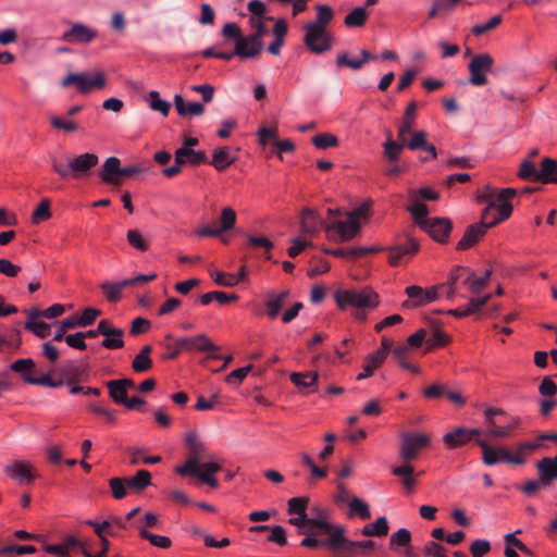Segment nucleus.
Instances as JSON below:
<instances>
[{
    "label": "nucleus",
    "instance_id": "nucleus-52",
    "mask_svg": "<svg viewBox=\"0 0 557 557\" xmlns=\"http://www.w3.org/2000/svg\"><path fill=\"white\" fill-rule=\"evenodd\" d=\"M518 176L522 180L541 182V169L537 170L530 160H523L520 164Z\"/></svg>",
    "mask_w": 557,
    "mask_h": 557
},
{
    "label": "nucleus",
    "instance_id": "nucleus-31",
    "mask_svg": "<svg viewBox=\"0 0 557 557\" xmlns=\"http://www.w3.org/2000/svg\"><path fill=\"white\" fill-rule=\"evenodd\" d=\"M236 160V156L231 152L228 147H219L212 153L210 164L219 172L224 171Z\"/></svg>",
    "mask_w": 557,
    "mask_h": 557
},
{
    "label": "nucleus",
    "instance_id": "nucleus-1",
    "mask_svg": "<svg viewBox=\"0 0 557 557\" xmlns=\"http://www.w3.org/2000/svg\"><path fill=\"white\" fill-rule=\"evenodd\" d=\"M334 298L339 309H356L354 317L357 320L366 319L364 311L374 309L380 304L377 293L370 287L338 289L335 292Z\"/></svg>",
    "mask_w": 557,
    "mask_h": 557
},
{
    "label": "nucleus",
    "instance_id": "nucleus-38",
    "mask_svg": "<svg viewBox=\"0 0 557 557\" xmlns=\"http://www.w3.org/2000/svg\"><path fill=\"white\" fill-rule=\"evenodd\" d=\"M416 110L417 106L414 102H411L407 106L405 116L397 131L398 139H404V137L408 136V134L411 133L414 125Z\"/></svg>",
    "mask_w": 557,
    "mask_h": 557
},
{
    "label": "nucleus",
    "instance_id": "nucleus-9",
    "mask_svg": "<svg viewBox=\"0 0 557 557\" xmlns=\"http://www.w3.org/2000/svg\"><path fill=\"white\" fill-rule=\"evenodd\" d=\"M442 285H434L429 288H422L419 285H410L405 289L408 299L403 302V308L413 309L435 302L440 298Z\"/></svg>",
    "mask_w": 557,
    "mask_h": 557
},
{
    "label": "nucleus",
    "instance_id": "nucleus-25",
    "mask_svg": "<svg viewBox=\"0 0 557 557\" xmlns=\"http://www.w3.org/2000/svg\"><path fill=\"white\" fill-rule=\"evenodd\" d=\"M374 547H375V543L371 540H364V541L349 540L346 535L345 527H343V529L337 534V553H339V552L352 553L355 550V548H362L367 552H370Z\"/></svg>",
    "mask_w": 557,
    "mask_h": 557
},
{
    "label": "nucleus",
    "instance_id": "nucleus-59",
    "mask_svg": "<svg viewBox=\"0 0 557 557\" xmlns=\"http://www.w3.org/2000/svg\"><path fill=\"white\" fill-rule=\"evenodd\" d=\"M309 497H293L287 502V512L290 516L307 513Z\"/></svg>",
    "mask_w": 557,
    "mask_h": 557
},
{
    "label": "nucleus",
    "instance_id": "nucleus-28",
    "mask_svg": "<svg viewBox=\"0 0 557 557\" xmlns=\"http://www.w3.org/2000/svg\"><path fill=\"white\" fill-rule=\"evenodd\" d=\"M323 226L322 218L311 209H305L300 216V232L311 235L319 232Z\"/></svg>",
    "mask_w": 557,
    "mask_h": 557
},
{
    "label": "nucleus",
    "instance_id": "nucleus-22",
    "mask_svg": "<svg viewBox=\"0 0 557 557\" xmlns=\"http://www.w3.org/2000/svg\"><path fill=\"white\" fill-rule=\"evenodd\" d=\"M97 37V32L84 24L75 23L71 29L62 35V39L67 42L88 44Z\"/></svg>",
    "mask_w": 557,
    "mask_h": 557
},
{
    "label": "nucleus",
    "instance_id": "nucleus-5",
    "mask_svg": "<svg viewBox=\"0 0 557 557\" xmlns=\"http://www.w3.org/2000/svg\"><path fill=\"white\" fill-rule=\"evenodd\" d=\"M185 443L188 448V457L184 465L176 466L175 472L182 476H187L199 468L200 461L207 457L205 443L199 438L196 431H189L185 434Z\"/></svg>",
    "mask_w": 557,
    "mask_h": 557
},
{
    "label": "nucleus",
    "instance_id": "nucleus-63",
    "mask_svg": "<svg viewBox=\"0 0 557 557\" xmlns=\"http://www.w3.org/2000/svg\"><path fill=\"white\" fill-rule=\"evenodd\" d=\"M410 139H406V147L411 150L422 149L426 144V132L424 131H411L409 133Z\"/></svg>",
    "mask_w": 557,
    "mask_h": 557
},
{
    "label": "nucleus",
    "instance_id": "nucleus-17",
    "mask_svg": "<svg viewBox=\"0 0 557 557\" xmlns=\"http://www.w3.org/2000/svg\"><path fill=\"white\" fill-rule=\"evenodd\" d=\"M289 380L305 395L315 393L318 389L319 375L317 372H293L289 374Z\"/></svg>",
    "mask_w": 557,
    "mask_h": 557
},
{
    "label": "nucleus",
    "instance_id": "nucleus-40",
    "mask_svg": "<svg viewBox=\"0 0 557 557\" xmlns=\"http://www.w3.org/2000/svg\"><path fill=\"white\" fill-rule=\"evenodd\" d=\"M10 369L13 372L20 373L24 382L28 383L27 377L37 379L35 374V362L30 358L17 359L12 362Z\"/></svg>",
    "mask_w": 557,
    "mask_h": 557
},
{
    "label": "nucleus",
    "instance_id": "nucleus-60",
    "mask_svg": "<svg viewBox=\"0 0 557 557\" xmlns=\"http://www.w3.org/2000/svg\"><path fill=\"white\" fill-rule=\"evenodd\" d=\"M107 387L109 389L110 397L116 404L126 403L127 391L116 380L109 381L107 383Z\"/></svg>",
    "mask_w": 557,
    "mask_h": 557
},
{
    "label": "nucleus",
    "instance_id": "nucleus-39",
    "mask_svg": "<svg viewBox=\"0 0 557 557\" xmlns=\"http://www.w3.org/2000/svg\"><path fill=\"white\" fill-rule=\"evenodd\" d=\"M151 346L146 345L141 348V350L135 356L132 368L135 372L141 373L148 371L152 367V360L150 358Z\"/></svg>",
    "mask_w": 557,
    "mask_h": 557
},
{
    "label": "nucleus",
    "instance_id": "nucleus-36",
    "mask_svg": "<svg viewBox=\"0 0 557 557\" xmlns=\"http://www.w3.org/2000/svg\"><path fill=\"white\" fill-rule=\"evenodd\" d=\"M412 203L409 206L408 210L410 211L414 222L422 228L424 224H426L431 219H428L429 209L428 206L414 198V194H411Z\"/></svg>",
    "mask_w": 557,
    "mask_h": 557
},
{
    "label": "nucleus",
    "instance_id": "nucleus-15",
    "mask_svg": "<svg viewBox=\"0 0 557 557\" xmlns=\"http://www.w3.org/2000/svg\"><path fill=\"white\" fill-rule=\"evenodd\" d=\"M418 243L409 238L403 244L388 248V262L391 265H399L409 261V259L418 251Z\"/></svg>",
    "mask_w": 557,
    "mask_h": 557
},
{
    "label": "nucleus",
    "instance_id": "nucleus-19",
    "mask_svg": "<svg viewBox=\"0 0 557 557\" xmlns=\"http://www.w3.org/2000/svg\"><path fill=\"white\" fill-rule=\"evenodd\" d=\"M33 465L29 461H13L4 467V472L14 481L23 484L30 483L34 479Z\"/></svg>",
    "mask_w": 557,
    "mask_h": 557
},
{
    "label": "nucleus",
    "instance_id": "nucleus-13",
    "mask_svg": "<svg viewBox=\"0 0 557 557\" xmlns=\"http://www.w3.org/2000/svg\"><path fill=\"white\" fill-rule=\"evenodd\" d=\"M177 346L189 352H212V358L218 359L220 348L205 334L193 337H182L176 342Z\"/></svg>",
    "mask_w": 557,
    "mask_h": 557
},
{
    "label": "nucleus",
    "instance_id": "nucleus-55",
    "mask_svg": "<svg viewBox=\"0 0 557 557\" xmlns=\"http://www.w3.org/2000/svg\"><path fill=\"white\" fill-rule=\"evenodd\" d=\"M50 201L42 199L32 213V223L38 225L51 218Z\"/></svg>",
    "mask_w": 557,
    "mask_h": 557
},
{
    "label": "nucleus",
    "instance_id": "nucleus-33",
    "mask_svg": "<svg viewBox=\"0 0 557 557\" xmlns=\"http://www.w3.org/2000/svg\"><path fill=\"white\" fill-rule=\"evenodd\" d=\"M287 24L283 18H278L273 27L274 40L268 47V51L273 55H278L284 46V38L287 34Z\"/></svg>",
    "mask_w": 557,
    "mask_h": 557
},
{
    "label": "nucleus",
    "instance_id": "nucleus-61",
    "mask_svg": "<svg viewBox=\"0 0 557 557\" xmlns=\"http://www.w3.org/2000/svg\"><path fill=\"white\" fill-rule=\"evenodd\" d=\"M451 338L448 334L440 329H434L432 335L425 341L428 348L442 347L450 343Z\"/></svg>",
    "mask_w": 557,
    "mask_h": 557
},
{
    "label": "nucleus",
    "instance_id": "nucleus-45",
    "mask_svg": "<svg viewBox=\"0 0 557 557\" xmlns=\"http://www.w3.org/2000/svg\"><path fill=\"white\" fill-rule=\"evenodd\" d=\"M137 530L141 539L148 540L151 545L158 548L166 549L172 544V541L169 536L153 534L148 530H145V525H137Z\"/></svg>",
    "mask_w": 557,
    "mask_h": 557
},
{
    "label": "nucleus",
    "instance_id": "nucleus-47",
    "mask_svg": "<svg viewBox=\"0 0 557 557\" xmlns=\"http://www.w3.org/2000/svg\"><path fill=\"white\" fill-rule=\"evenodd\" d=\"M368 12L362 7H357L352 9L350 13H348L344 18L345 26L351 27H362L368 20Z\"/></svg>",
    "mask_w": 557,
    "mask_h": 557
},
{
    "label": "nucleus",
    "instance_id": "nucleus-35",
    "mask_svg": "<svg viewBox=\"0 0 557 557\" xmlns=\"http://www.w3.org/2000/svg\"><path fill=\"white\" fill-rule=\"evenodd\" d=\"M392 473L403 480V484L408 491L413 490L416 484V480L413 478L414 468L409 462L404 461L403 465L394 467L392 469Z\"/></svg>",
    "mask_w": 557,
    "mask_h": 557
},
{
    "label": "nucleus",
    "instance_id": "nucleus-23",
    "mask_svg": "<svg viewBox=\"0 0 557 557\" xmlns=\"http://www.w3.org/2000/svg\"><path fill=\"white\" fill-rule=\"evenodd\" d=\"M476 444L482 449V460L486 466L506 462L508 450L505 447H491L486 441L476 438Z\"/></svg>",
    "mask_w": 557,
    "mask_h": 557
},
{
    "label": "nucleus",
    "instance_id": "nucleus-24",
    "mask_svg": "<svg viewBox=\"0 0 557 557\" xmlns=\"http://www.w3.org/2000/svg\"><path fill=\"white\" fill-rule=\"evenodd\" d=\"M451 228V223L449 220L445 218H435L431 219L422 230L430 234V236L440 243H444L448 236V233Z\"/></svg>",
    "mask_w": 557,
    "mask_h": 557
},
{
    "label": "nucleus",
    "instance_id": "nucleus-7",
    "mask_svg": "<svg viewBox=\"0 0 557 557\" xmlns=\"http://www.w3.org/2000/svg\"><path fill=\"white\" fill-rule=\"evenodd\" d=\"M302 41L311 52L322 54L332 49L334 38L326 27L307 23Z\"/></svg>",
    "mask_w": 557,
    "mask_h": 557
},
{
    "label": "nucleus",
    "instance_id": "nucleus-37",
    "mask_svg": "<svg viewBox=\"0 0 557 557\" xmlns=\"http://www.w3.org/2000/svg\"><path fill=\"white\" fill-rule=\"evenodd\" d=\"M384 362V356L383 351H374L373 354L369 355L363 364L362 372H360L357 375V380L361 381L364 380L373 374L375 369Z\"/></svg>",
    "mask_w": 557,
    "mask_h": 557
},
{
    "label": "nucleus",
    "instance_id": "nucleus-56",
    "mask_svg": "<svg viewBox=\"0 0 557 557\" xmlns=\"http://www.w3.org/2000/svg\"><path fill=\"white\" fill-rule=\"evenodd\" d=\"M127 243L138 251L145 252L149 249L148 240L137 230H129L126 233Z\"/></svg>",
    "mask_w": 557,
    "mask_h": 557
},
{
    "label": "nucleus",
    "instance_id": "nucleus-14",
    "mask_svg": "<svg viewBox=\"0 0 557 557\" xmlns=\"http://www.w3.org/2000/svg\"><path fill=\"white\" fill-rule=\"evenodd\" d=\"M304 534H306V536L300 542L301 546L312 549L325 547L331 552L337 553V535L332 533H319L318 529H309V532H305Z\"/></svg>",
    "mask_w": 557,
    "mask_h": 557
},
{
    "label": "nucleus",
    "instance_id": "nucleus-2",
    "mask_svg": "<svg viewBox=\"0 0 557 557\" xmlns=\"http://www.w3.org/2000/svg\"><path fill=\"white\" fill-rule=\"evenodd\" d=\"M99 163V157L92 152H84L67 160V164L60 163L55 158L51 160L52 170L61 178H86Z\"/></svg>",
    "mask_w": 557,
    "mask_h": 557
},
{
    "label": "nucleus",
    "instance_id": "nucleus-26",
    "mask_svg": "<svg viewBox=\"0 0 557 557\" xmlns=\"http://www.w3.org/2000/svg\"><path fill=\"white\" fill-rule=\"evenodd\" d=\"M539 479L545 486L553 481H557V455L555 457H546L536 463Z\"/></svg>",
    "mask_w": 557,
    "mask_h": 557
},
{
    "label": "nucleus",
    "instance_id": "nucleus-18",
    "mask_svg": "<svg viewBox=\"0 0 557 557\" xmlns=\"http://www.w3.org/2000/svg\"><path fill=\"white\" fill-rule=\"evenodd\" d=\"M263 49L262 41L258 36H247L237 39L234 50V55L242 58H253Z\"/></svg>",
    "mask_w": 557,
    "mask_h": 557
},
{
    "label": "nucleus",
    "instance_id": "nucleus-8",
    "mask_svg": "<svg viewBox=\"0 0 557 557\" xmlns=\"http://www.w3.org/2000/svg\"><path fill=\"white\" fill-rule=\"evenodd\" d=\"M75 84L81 94H89L95 89H102L107 84V79L102 72H95L89 74L83 73H69L61 82L62 87Z\"/></svg>",
    "mask_w": 557,
    "mask_h": 557
},
{
    "label": "nucleus",
    "instance_id": "nucleus-3",
    "mask_svg": "<svg viewBox=\"0 0 557 557\" xmlns=\"http://www.w3.org/2000/svg\"><path fill=\"white\" fill-rule=\"evenodd\" d=\"M369 216V206L367 203L359 205L354 210L345 213V220H337L326 226L330 234L335 232L338 242H349L354 239L360 232L362 223Z\"/></svg>",
    "mask_w": 557,
    "mask_h": 557
},
{
    "label": "nucleus",
    "instance_id": "nucleus-32",
    "mask_svg": "<svg viewBox=\"0 0 557 557\" xmlns=\"http://www.w3.org/2000/svg\"><path fill=\"white\" fill-rule=\"evenodd\" d=\"M287 296L288 290H283L280 293L269 292L267 294L264 306L267 308L269 318L274 319L278 315Z\"/></svg>",
    "mask_w": 557,
    "mask_h": 557
},
{
    "label": "nucleus",
    "instance_id": "nucleus-16",
    "mask_svg": "<svg viewBox=\"0 0 557 557\" xmlns=\"http://www.w3.org/2000/svg\"><path fill=\"white\" fill-rule=\"evenodd\" d=\"M482 431L479 429H465L458 428L453 432L444 434L443 442L448 449H455L457 447L466 445L472 438H480Z\"/></svg>",
    "mask_w": 557,
    "mask_h": 557
},
{
    "label": "nucleus",
    "instance_id": "nucleus-12",
    "mask_svg": "<svg viewBox=\"0 0 557 557\" xmlns=\"http://www.w3.org/2000/svg\"><path fill=\"white\" fill-rule=\"evenodd\" d=\"M236 220V211L231 207H224L220 212L218 227L205 226L197 230L196 234L200 237H219L223 233L231 231L235 226Z\"/></svg>",
    "mask_w": 557,
    "mask_h": 557
},
{
    "label": "nucleus",
    "instance_id": "nucleus-50",
    "mask_svg": "<svg viewBox=\"0 0 557 557\" xmlns=\"http://www.w3.org/2000/svg\"><path fill=\"white\" fill-rule=\"evenodd\" d=\"M371 59L370 53L367 50L361 51V59H349L347 53L338 54L336 63L338 66H348L352 70H359L363 63Z\"/></svg>",
    "mask_w": 557,
    "mask_h": 557
},
{
    "label": "nucleus",
    "instance_id": "nucleus-53",
    "mask_svg": "<svg viewBox=\"0 0 557 557\" xmlns=\"http://www.w3.org/2000/svg\"><path fill=\"white\" fill-rule=\"evenodd\" d=\"M317 15L314 21L308 22V24H315L321 27H326L332 22L334 17V12L331 7L326 4H317L315 5Z\"/></svg>",
    "mask_w": 557,
    "mask_h": 557
},
{
    "label": "nucleus",
    "instance_id": "nucleus-58",
    "mask_svg": "<svg viewBox=\"0 0 557 557\" xmlns=\"http://www.w3.org/2000/svg\"><path fill=\"white\" fill-rule=\"evenodd\" d=\"M484 280L485 278H481L479 276H476V274L468 269L467 271V275L465 276V280H463V284L467 285L468 287V290L473 294V295H476L479 294L484 287H486L487 285L484 283Z\"/></svg>",
    "mask_w": 557,
    "mask_h": 557
},
{
    "label": "nucleus",
    "instance_id": "nucleus-48",
    "mask_svg": "<svg viewBox=\"0 0 557 557\" xmlns=\"http://www.w3.org/2000/svg\"><path fill=\"white\" fill-rule=\"evenodd\" d=\"M107 334L103 335L104 339L101 342V346L107 349H119L124 346V331L120 327L110 330Z\"/></svg>",
    "mask_w": 557,
    "mask_h": 557
},
{
    "label": "nucleus",
    "instance_id": "nucleus-49",
    "mask_svg": "<svg viewBox=\"0 0 557 557\" xmlns=\"http://www.w3.org/2000/svg\"><path fill=\"white\" fill-rule=\"evenodd\" d=\"M268 529L271 531V533L268 537V540L270 542L276 543L278 545H285L287 543L286 531L281 525H274V527L256 525V527L251 528V531L260 532V531L268 530Z\"/></svg>",
    "mask_w": 557,
    "mask_h": 557
},
{
    "label": "nucleus",
    "instance_id": "nucleus-6",
    "mask_svg": "<svg viewBox=\"0 0 557 557\" xmlns=\"http://www.w3.org/2000/svg\"><path fill=\"white\" fill-rule=\"evenodd\" d=\"M399 438V458L406 462L416 459L419 453L428 448L432 442L430 434L421 432H401Z\"/></svg>",
    "mask_w": 557,
    "mask_h": 557
},
{
    "label": "nucleus",
    "instance_id": "nucleus-4",
    "mask_svg": "<svg viewBox=\"0 0 557 557\" xmlns=\"http://www.w3.org/2000/svg\"><path fill=\"white\" fill-rule=\"evenodd\" d=\"M478 200L487 202V206L482 212L483 222L486 223L487 226H495L508 219L512 213V206L509 201L497 198L494 195V189L490 185L478 190Z\"/></svg>",
    "mask_w": 557,
    "mask_h": 557
},
{
    "label": "nucleus",
    "instance_id": "nucleus-43",
    "mask_svg": "<svg viewBox=\"0 0 557 557\" xmlns=\"http://www.w3.org/2000/svg\"><path fill=\"white\" fill-rule=\"evenodd\" d=\"M388 529L387 519L382 516L374 522L366 524L360 532L364 536H384L388 533Z\"/></svg>",
    "mask_w": 557,
    "mask_h": 557
},
{
    "label": "nucleus",
    "instance_id": "nucleus-10",
    "mask_svg": "<svg viewBox=\"0 0 557 557\" xmlns=\"http://www.w3.org/2000/svg\"><path fill=\"white\" fill-rule=\"evenodd\" d=\"M494 59L490 53H478L473 55L468 64L469 83L473 86L487 84V74L492 71Z\"/></svg>",
    "mask_w": 557,
    "mask_h": 557
},
{
    "label": "nucleus",
    "instance_id": "nucleus-42",
    "mask_svg": "<svg viewBox=\"0 0 557 557\" xmlns=\"http://www.w3.org/2000/svg\"><path fill=\"white\" fill-rule=\"evenodd\" d=\"M146 101L152 111L159 112L162 116L169 115V112L171 109V103L166 100H163L160 97L159 91H157V90L149 91L146 97Z\"/></svg>",
    "mask_w": 557,
    "mask_h": 557
},
{
    "label": "nucleus",
    "instance_id": "nucleus-27",
    "mask_svg": "<svg viewBox=\"0 0 557 557\" xmlns=\"http://www.w3.org/2000/svg\"><path fill=\"white\" fill-rule=\"evenodd\" d=\"M486 223L483 222V216L481 218L480 224H473L467 228L462 238L459 240L457 247L458 249H468L472 247L474 244L479 242V239L485 234L487 228Z\"/></svg>",
    "mask_w": 557,
    "mask_h": 557
},
{
    "label": "nucleus",
    "instance_id": "nucleus-46",
    "mask_svg": "<svg viewBox=\"0 0 557 557\" xmlns=\"http://www.w3.org/2000/svg\"><path fill=\"white\" fill-rule=\"evenodd\" d=\"M127 286L125 280L119 282H104L101 284V289L106 294L108 301L116 302L121 296L122 290Z\"/></svg>",
    "mask_w": 557,
    "mask_h": 557
},
{
    "label": "nucleus",
    "instance_id": "nucleus-54",
    "mask_svg": "<svg viewBox=\"0 0 557 557\" xmlns=\"http://www.w3.org/2000/svg\"><path fill=\"white\" fill-rule=\"evenodd\" d=\"M411 542V533L409 530L401 528L391 535L389 547L393 550H398L400 547L409 546Z\"/></svg>",
    "mask_w": 557,
    "mask_h": 557
},
{
    "label": "nucleus",
    "instance_id": "nucleus-11",
    "mask_svg": "<svg viewBox=\"0 0 557 557\" xmlns=\"http://www.w3.org/2000/svg\"><path fill=\"white\" fill-rule=\"evenodd\" d=\"M309 525L312 529H318L319 533H332L337 535L343 529V524L335 523L332 520V510L321 505H312L310 507Z\"/></svg>",
    "mask_w": 557,
    "mask_h": 557
},
{
    "label": "nucleus",
    "instance_id": "nucleus-44",
    "mask_svg": "<svg viewBox=\"0 0 557 557\" xmlns=\"http://www.w3.org/2000/svg\"><path fill=\"white\" fill-rule=\"evenodd\" d=\"M348 507V517L358 516L362 520H367L371 517L369 505L357 496H352L350 498Z\"/></svg>",
    "mask_w": 557,
    "mask_h": 557
},
{
    "label": "nucleus",
    "instance_id": "nucleus-51",
    "mask_svg": "<svg viewBox=\"0 0 557 557\" xmlns=\"http://www.w3.org/2000/svg\"><path fill=\"white\" fill-rule=\"evenodd\" d=\"M129 488L141 491L151 484V475L147 470H139L132 478L126 479Z\"/></svg>",
    "mask_w": 557,
    "mask_h": 557
},
{
    "label": "nucleus",
    "instance_id": "nucleus-41",
    "mask_svg": "<svg viewBox=\"0 0 557 557\" xmlns=\"http://www.w3.org/2000/svg\"><path fill=\"white\" fill-rule=\"evenodd\" d=\"M541 183L557 184V160L544 158L541 162Z\"/></svg>",
    "mask_w": 557,
    "mask_h": 557
},
{
    "label": "nucleus",
    "instance_id": "nucleus-30",
    "mask_svg": "<svg viewBox=\"0 0 557 557\" xmlns=\"http://www.w3.org/2000/svg\"><path fill=\"white\" fill-rule=\"evenodd\" d=\"M175 162L178 164L199 165L207 162V156L201 150L178 148L175 151Z\"/></svg>",
    "mask_w": 557,
    "mask_h": 557
},
{
    "label": "nucleus",
    "instance_id": "nucleus-20",
    "mask_svg": "<svg viewBox=\"0 0 557 557\" xmlns=\"http://www.w3.org/2000/svg\"><path fill=\"white\" fill-rule=\"evenodd\" d=\"M98 176L106 184L117 185L121 183V161L116 157L106 159Z\"/></svg>",
    "mask_w": 557,
    "mask_h": 557
},
{
    "label": "nucleus",
    "instance_id": "nucleus-62",
    "mask_svg": "<svg viewBox=\"0 0 557 557\" xmlns=\"http://www.w3.org/2000/svg\"><path fill=\"white\" fill-rule=\"evenodd\" d=\"M49 121L53 128L60 129V131H63L66 133H73V132L78 131V128H79V126L76 122H74L72 120L61 119L58 115H51L49 117Z\"/></svg>",
    "mask_w": 557,
    "mask_h": 557
},
{
    "label": "nucleus",
    "instance_id": "nucleus-29",
    "mask_svg": "<svg viewBox=\"0 0 557 557\" xmlns=\"http://www.w3.org/2000/svg\"><path fill=\"white\" fill-rule=\"evenodd\" d=\"M173 102L180 116H199L205 112V107L201 103L188 102L180 94L174 96Z\"/></svg>",
    "mask_w": 557,
    "mask_h": 557
},
{
    "label": "nucleus",
    "instance_id": "nucleus-34",
    "mask_svg": "<svg viewBox=\"0 0 557 557\" xmlns=\"http://www.w3.org/2000/svg\"><path fill=\"white\" fill-rule=\"evenodd\" d=\"M406 147V137L404 139L394 140L392 136L389 135L387 139L383 144V152L384 157L389 162H397L403 149Z\"/></svg>",
    "mask_w": 557,
    "mask_h": 557
},
{
    "label": "nucleus",
    "instance_id": "nucleus-64",
    "mask_svg": "<svg viewBox=\"0 0 557 557\" xmlns=\"http://www.w3.org/2000/svg\"><path fill=\"white\" fill-rule=\"evenodd\" d=\"M101 311L95 308H86L79 318H74L75 324L79 327L91 325Z\"/></svg>",
    "mask_w": 557,
    "mask_h": 557
},
{
    "label": "nucleus",
    "instance_id": "nucleus-57",
    "mask_svg": "<svg viewBox=\"0 0 557 557\" xmlns=\"http://www.w3.org/2000/svg\"><path fill=\"white\" fill-rule=\"evenodd\" d=\"M312 144L317 149L325 150L338 146V139L331 133H321L312 138Z\"/></svg>",
    "mask_w": 557,
    "mask_h": 557
},
{
    "label": "nucleus",
    "instance_id": "nucleus-21",
    "mask_svg": "<svg viewBox=\"0 0 557 557\" xmlns=\"http://www.w3.org/2000/svg\"><path fill=\"white\" fill-rule=\"evenodd\" d=\"M506 423L500 425L497 422L486 426L481 434L494 438H507L512 435V431L520 424V418L510 416L506 417Z\"/></svg>",
    "mask_w": 557,
    "mask_h": 557
}]
</instances>
